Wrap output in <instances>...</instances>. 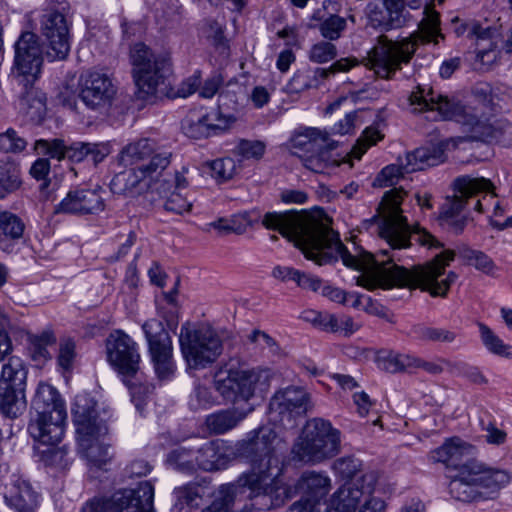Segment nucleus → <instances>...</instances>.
<instances>
[{"label": "nucleus", "mask_w": 512, "mask_h": 512, "mask_svg": "<svg viewBox=\"0 0 512 512\" xmlns=\"http://www.w3.org/2000/svg\"><path fill=\"white\" fill-rule=\"evenodd\" d=\"M445 149L446 145L443 142H438L407 153L404 158L406 172L424 170L443 163L446 159Z\"/></svg>", "instance_id": "7c9ffc66"}, {"label": "nucleus", "mask_w": 512, "mask_h": 512, "mask_svg": "<svg viewBox=\"0 0 512 512\" xmlns=\"http://www.w3.org/2000/svg\"><path fill=\"white\" fill-rule=\"evenodd\" d=\"M457 194L452 198H447L443 203L440 211L439 218L448 216L463 215L462 211L469 200L479 193H485L483 200H485L491 192L493 185L490 180L480 177L472 178L470 176H462L454 182Z\"/></svg>", "instance_id": "4be33fe9"}, {"label": "nucleus", "mask_w": 512, "mask_h": 512, "mask_svg": "<svg viewBox=\"0 0 512 512\" xmlns=\"http://www.w3.org/2000/svg\"><path fill=\"white\" fill-rule=\"evenodd\" d=\"M170 157L171 154L168 152L155 153L153 150L151 157L136 167L148 187H150L154 181L158 180L163 171L169 166Z\"/></svg>", "instance_id": "ea45409f"}, {"label": "nucleus", "mask_w": 512, "mask_h": 512, "mask_svg": "<svg viewBox=\"0 0 512 512\" xmlns=\"http://www.w3.org/2000/svg\"><path fill=\"white\" fill-rule=\"evenodd\" d=\"M376 361L378 367L388 373H412L413 355L382 350L378 353Z\"/></svg>", "instance_id": "58836bf2"}, {"label": "nucleus", "mask_w": 512, "mask_h": 512, "mask_svg": "<svg viewBox=\"0 0 512 512\" xmlns=\"http://www.w3.org/2000/svg\"><path fill=\"white\" fill-rule=\"evenodd\" d=\"M383 139V134L375 127H367L351 150V155L360 159L367 149Z\"/></svg>", "instance_id": "603ef678"}, {"label": "nucleus", "mask_w": 512, "mask_h": 512, "mask_svg": "<svg viewBox=\"0 0 512 512\" xmlns=\"http://www.w3.org/2000/svg\"><path fill=\"white\" fill-rule=\"evenodd\" d=\"M148 342L151 361L160 380H168L174 374L172 341L161 321L150 319L142 325Z\"/></svg>", "instance_id": "2eb2a0df"}, {"label": "nucleus", "mask_w": 512, "mask_h": 512, "mask_svg": "<svg viewBox=\"0 0 512 512\" xmlns=\"http://www.w3.org/2000/svg\"><path fill=\"white\" fill-rule=\"evenodd\" d=\"M254 409L253 405H233L231 408L218 410L206 417V427L211 434H225L236 428Z\"/></svg>", "instance_id": "c85d7f7f"}, {"label": "nucleus", "mask_w": 512, "mask_h": 512, "mask_svg": "<svg viewBox=\"0 0 512 512\" xmlns=\"http://www.w3.org/2000/svg\"><path fill=\"white\" fill-rule=\"evenodd\" d=\"M423 15L418 31L408 37L391 40L380 36L364 59L365 66L382 79H392L403 65L411 61L419 42L438 44L439 39L444 38L439 27V14L429 5H425Z\"/></svg>", "instance_id": "39448f33"}, {"label": "nucleus", "mask_w": 512, "mask_h": 512, "mask_svg": "<svg viewBox=\"0 0 512 512\" xmlns=\"http://www.w3.org/2000/svg\"><path fill=\"white\" fill-rule=\"evenodd\" d=\"M164 208L169 212L183 214L191 210L192 202L184 197L181 193L174 191L166 199Z\"/></svg>", "instance_id": "0e129e2a"}, {"label": "nucleus", "mask_w": 512, "mask_h": 512, "mask_svg": "<svg viewBox=\"0 0 512 512\" xmlns=\"http://www.w3.org/2000/svg\"><path fill=\"white\" fill-rule=\"evenodd\" d=\"M362 462L354 456H344L333 462L332 468L334 472L343 479L352 478L361 470Z\"/></svg>", "instance_id": "6e6d98bb"}, {"label": "nucleus", "mask_w": 512, "mask_h": 512, "mask_svg": "<svg viewBox=\"0 0 512 512\" xmlns=\"http://www.w3.org/2000/svg\"><path fill=\"white\" fill-rule=\"evenodd\" d=\"M402 189L387 191L377 209V231L389 245L378 254H366L363 259L353 256L339 239L338 233L317 217L305 211L267 212V229L277 230L293 241L305 258L323 266L340 258L346 267L362 272L360 284L373 290L395 286L421 289L433 297H445L457 274L445 268L458 255L470 265L479 250L459 244L455 250L447 249L432 261L407 269L397 265L399 251L411 245V237L429 248H442L432 234L424 229L412 230L402 214L401 203L405 195Z\"/></svg>", "instance_id": "f257e3e1"}, {"label": "nucleus", "mask_w": 512, "mask_h": 512, "mask_svg": "<svg viewBox=\"0 0 512 512\" xmlns=\"http://www.w3.org/2000/svg\"><path fill=\"white\" fill-rule=\"evenodd\" d=\"M362 111H354L345 115L331 128V134L346 135L352 133L355 128L362 123L360 114Z\"/></svg>", "instance_id": "e2e57ef3"}, {"label": "nucleus", "mask_w": 512, "mask_h": 512, "mask_svg": "<svg viewBox=\"0 0 512 512\" xmlns=\"http://www.w3.org/2000/svg\"><path fill=\"white\" fill-rule=\"evenodd\" d=\"M230 461L226 446L221 440H212L196 449V471L207 472L225 469Z\"/></svg>", "instance_id": "2f4dec72"}, {"label": "nucleus", "mask_w": 512, "mask_h": 512, "mask_svg": "<svg viewBox=\"0 0 512 512\" xmlns=\"http://www.w3.org/2000/svg\"><path fill=\"white\" fill-rule=\"evenodd\" d=\"M75 348L76 345L72 339H61L57 361L59 366L64 370H70L72 368L76 356Z\"/></svg>", "instance_id": "680f3d73"}, {"label": "nucleus", "mask_w": 512, "mask_h": 512, "mask_svg": "<svg viewBox=\"0 0 512 512\" xmlns=\"http://www.w3.org/2000/svg\"><path fill=\"white\" fill-rule=\"evenodd\" d=\"M346 26L345 18L339 15H330L319 24V31L323 38L334 41L340 38Z\"/></svg>", "instance_id": "3c124183"}, {"label": "nucleus", "mask_w": 512, "mask_h": 512, "mask_svg": "<svg viewBox=\"0 0 512 512\" xmlns=\"http://www.w3.org/2000/svg\"><path fill=\"white\" fill-rule=\"evenodd\" d=\"M327 507L319 504L317 501H311L309 498L301 497L294 502L287 512H327Z\"/></svg>", "instance_id": "774afa93"}, {"label": "nucleus", "mask_w": 512, "mask_h": 512, "mask_svg": "<svg viewBox=\"0 0 512 512\" xmlns=\"http://www.w3.org/2000/svg\"><path fill=\"white\" fill-rule=\"evenodd\" d=\"M202 487L197 483H188L176 487L173 491L175 499L173 509L176 512H191L200 506Z\"/></svg>", "instance_id": "4c0bfd02"}, {"label": "nucleus", "mask_w": 512, "mask_h": 512, "mask_svg": "<svg viewBox=\"0 0 512 512\" xmlns=\"http://www.w3.org/2000/svg\"><path fill=\"white\" fill-rule=\"evenodd\" d=\"M12 77L17 93L16 108L30 121L39 123L46 114V97L34 87L43 64V51L38 35L22 32L14 44Z\"/></svg>", "instance_id": "20e7f679"}, {"label": "nucleus", "mask_w": 512, "mask_h": 512, "mask_svg": "<svg viewBox=\"0 0 512 512\" xmlns=\"http://www.w3.org/2000/svg\"><path fill=\"white\" fill-rule=\"evenodd\" d=\"M336 55V46L327 41H320L314 44L309 51V59L315 63L329 62L333 60Z\"/></svg>", "instance_id": "13d9d810"}, {"label": "nucleus", "mask_w": 512, "mask_h": 512, "mask_svg": "<svg viewBox=\"0 0 512 512\" xmlns=\"http://www.w3.org/2000/svg\"><path fill=\"white\" fill-rule=\"evenodd\" d=\"M341 451V432L329 420L315 417L306 422L295 440L291 454L304 464L323 463Z\"/></svg>", "instance_id": "6e6552de"}, {"label": "nucleus", "mask_w": 512, "mask_h": 512, "mask_svg": "<svg viewBox=\"0 0 512 512\" xmlns=\"http://www.w3.org/2000/svg\"><path fill=\"white\" fill-rule=\"evenodd\" d=\"M383 6L391 14V19L399 27H402L408 21L410 14L406 7L412 10H418L423 6L422 0H382Z\"/></svg>", "instance_id": "c03bdc74"}, {"label": "nucleus", "mask_w": 512, "mask_h": 512, "mask_svg": "<svg viewBox=\"0 0 512 512\" xmlns=\"http://www.w3.org/2000/svg\"><path fill=\"white\" fill-rule=\"evenodd\" d=\"M265 149V143L259 140H241L236 147L237 154L243 159L255 160L263 157Z\"/></svg>", "instance_id": "bf43d9fd"}, {"label": "nucleus", "mask_w": 512, "mask_h": 512, "mask_svg": "<svg viewBox=\"0 0 512 512\" xmlns=\"http://www.w3.org/2000/svg\"><path fill=\"white\" fill-rule=\"evenodd\" d=\"M105 353L107 362L122 376L124 383L131 391V398L138 411L142 413L144 397L150 393L149 386L141 387L132 382L138 380L141 356L139 346L131 336L123 330L116 329L109 333L105 339Z\"/></svg>", "instance_id": "1a4fd4ad"}, {"label": "nucleus", "mask_w": 512, "mask_h": 512, "mask_svg": "<svg viewBox=\"0 0 512 512\" xmlns=\"http://www.w3.org/2000/svg\"><path fill=\"white\" fill-rule=\"evenodd\" d=\"M449 477L450 494L462 502L495 499L512 480L509 470L490 466L477 459L466 460L458 473Z\"/></svg>", "instance_id": "423d86ee"}, {"label": "nucleus", "mask_w": 512, "mask_h": 512, "mask_svg": "<svg viewBox=\"0 0 512 512\" xmlns=\"http://www.w3.org/2000/svg\"><path fill=\"white\" fill-rule=\"evenodd\" d=\"M293 488L294 496L301 494L303 498L318 502L326 507V496L331 489V479L324 472L308 471L302 474Z\"/></svg>", "instance_id": "a878e982"}, {"label": "nucleus", "mask_w": 512, "mask_h": 512, "mask_svg": "<svg viewBox=\"0 0 512 512\" xmlns=\"http://www.w3.org/2000/svg\"><path fill=\"white\" fill-rule=\"evenodd\" d=\"M468 217L466 215L448 216L445 215L443 218H439L440 225L455 235L461 234L466 225Z\"/></svg>", "instance_id": "69168bd1"}, {"label": "nucleus", "mask_w": 512, "mask_h": 512, "mask_svg": "<svg viewBox=\"0 0 512 512\" xmlns=\"http://www.w3.org/2000/svg\"><path fill=\"white\" fill-rule=\"evenodd\" d=\"M29 352L35 362L43 363L51 358L48 347L56 343V336L50 329L28 336Z\"/></svg>", "instance_id": "a19ab883"}, {"label": "nucleus", "mask_w": 512, "mask_h": 512, "mask_svg": "<svg viewBox=\"0 0 512 512\" xmlns=\"http://www.w3.org/2000/svg\"><path fill=\"white\" fill-rule=\"evenodd\" d=\"M88 143L76 142L70 146L65 145L61 139L37 140L35 150L38 154L48 155L57 160L69 159L72 162H81L87 158Z\"/></svg>", "instance_id": "c756f323"}, {"label": "nucleus", "mask_w": 512, "mask_h": 512, "mask_svg": "<svg viewBox=\"0 0 512 512\" xmlns=\"http://www.w3.org/2000/svg\"><path fill=\"white\" fill-rule=\"evenodd\" d=\"M100 186L70 190L56 205L55 212L77 216L96 215L104 211L105 200Z\"/></svg>", "instance_id": "6ab92c4d"}, {"label": "nucleus", "mask_w": 512, "mask_h": 512, "mask_svg": "<svg viewBox=\"0 0 512 512\" xmlns=\"http://www.w3.org/2000/svg\"><path fill=\"white\" fill-rule=\"evenodd\" d=\"M475 34L477 35V58L482 62L495 61L501 51L512 52V31L501 38L497 31L491 28H479L475 30Z\"/></svg>", "instance_id": "393cba45"}, {"label": "nucleus", "mask_w": 512, "mask_h": 512, "mask_svg": "<svg viewBox=\"0 0 512 512\" xmlns=\"http://www.w3.org/2000/svg\"><path fill=\"white\" fill-rule=\"evenodd\" d=\"M301 319L326 332L333 330V325L335 324L334 314L311 309L303 311Z\"/></svg>", "instance_id": "5fc2aeb1"}, {"label": "nucleus", "mask_w": 512, "mask_h": 512, "mask_svg": "<svg viewBox=\"0 0 512 512\" xmlns=\"http://www.w3.org/2000/svg\"><path fill=\"white\" fill-rule=\"evenodd\" d=\"M5 502L17 512H35L39 506V494L31 483L21 477H16L7 487Z\"/></svg>", "instance_id": "cd10ccee"}, {"label": "nucleus", "mask_w": 512, "mask_h": 512, "mask_svg": "<svg viewBox=\"0 0 512 512\" xmlns=\"http://www.w3.org/2000/svg\"><path fill=\"white\" fill-rule=\"evenodd\" d=\"M107 433V425L100 424L92 431L76 435L78 452L90 465L102 468L112 459L111 446L105 441Z\"/></svg>", "instance_id": "5701e85b"}, {"label": "nucleus", "mask_w": 512, "mask_h": 512, "mask_svg": "<svg viewBox=\"0 0 512 512\" xmlns=\"http://www.w3.org/2000/svg\"><path fill=\"white\" fill-rule=\"evenodd\" d=\"M27 373L22 360L18 357H11L2 367L0 384L26 389Z\"/></svg>", "instance_id": "79ce46f5"}, {"label": "nucleus", "mask_w": 512, "mask_h": 512, "mask_svg": "<svg viewBox=\"0 0 512 512\" xmlns=\"http://www.w3.org/2000/svg\"><path fill=\"white\" fill-rule=\"evenodd\" d=\"M27 142L20 137L14 129H8L0 134V150L4 152H21L25 149Z\"/></svg>", "instance_id": "052dcab7"}, {"label": "nucleus", "mask_w": 512, "mask_h": 512, "mask_svg": "<svg viewBox=\"0 0 512 512\" xmlns=\"http://www.w3.org/2000/svg\"><path fill=\"white\" fill-rule=\"evenodd\" d=\"M20 184L18 167L14 163L0 161V199L16 191Z\"/></svg>", "instance_id": "a18cd8bd"}, {"label": "nucleus", "mask_w": 512, "mask_h": 512, "mask_svg": "<svg viewBox=\"0 0 512 512\" xmlns=\"http://www.w3.org/2000/svg\"><path fill=\"white\" fill-rule=\"evenodd\" d=\"M167 462L177 471L192 474L196 472V449L179 446L168 453Z\"/></svg>", "instance_id": "37998d69"}, {"label": "nucleus", "mask_w": 512, "mask_h": 512, "mask_svg": "<svg viewBox=\"0 0 512 512\" xmlns=\"http://www.w3.org/2000/svg\"><path fill=\"white\" fill-rule=\"evenodd\" d=\"M116 95L112 78L102 71L89 70L79 79V97L90 109L109 106Z\"/></svg>", "instance_id": "dca6fc26"}, {"label": "nucleus", "mask_w": 512, "mask_h": 512, "mask_svg": "<svg viewBox=\"0 0 512 512\" xmlns=\"http://www.w3.org/2000/svg\"><path fill=\"white\" fill-rule=\"evenodd\" d=\"M42 35L48 42L47 57L54 60H63L70 51L69 25L63 13L48 9L40 20Z\"/></svg>", "instance_id": "f3484780"}, {"label": "nucleus", "mask_w": 512, "mask_h": 512, "mask_svg": "<svg viewBox=\"0 0 512 512\" xmlns=\"http://www.w3.org/2000/svg\"><path fill=\"white\" fill-rule=\"evenodd\" d=\"M135 96L143 101L155 97L158 87L171 72V58L166 51L155 52L144 43L130 49Z\"/></svg>", "instance_id": "9d476101"}, {"label": "nucleus", "mask_w": 512, "mask_h": 512, "mask_svg": "<svg viewBox=\"0 0 512 512\" xmlns=\"http://www.w3.org/2000/svg\"><path fill=\"white\" fill-rule=\"evenodd\" d=\"M276 433L270 427H261L241 443V451L251 463V470L241 474L236 483L249 490L248 497L260 509L270 510L283 506L294 497L293 488L278 476L280 461L274 452Z\"/></svg>", "instance_id": "7ed1b4c3"}, {"label": "nucleus", "mask_w": 512, "mask_h": 512, "mask_svg": "<svg viewBox=\"0 0 512 512\" xmlns=\"http://www.w3.org/2000/svg\"><path fill=\"white\" fill-rule=\"evenodd\" d=\"M234 120L232 116H225L218 109L194 110L182 121V130L189 138L202 139L227 130Z\"/></svg>", "instance_id": "a211bd4d"}, {"label": "nucleus", "mask_w": 512, "mask_h": 512, "mask_svg": "<svg viewBox=\"0 0 512 512\" xmlns=\"http://www.w3.org/2000/svg\"><path fill=\"white\" fill-rule=\"evenodd\" d=\"M211 175L216 180L227 181L231 179L236 171V165L232 158L216 159L209 164Z\"/></svg>", "instance_id": "4d7b16f0"}, {"label": "nucleus", "mask_w": 512, "mask_h": 512, "mask_svg": "<svg viewBox=\"0 0 512 512\" xmlns=\"http://www.w3.org/2000/svg\"><path fill=\"white\" fill-rule=\"evenodd\" d=\"M489 89H477L476 95H483V102L477 105H462L455 99H450L434 92L431 88L417 86L409 96L413 112L430 111L444 120H454L476 141L498 142L504 146L512 145V124L505 119H497L493 97L488 96Z\"/></svg>", "instance_id": "f03ea898"}, {"label": "nucleus", "mask_w": 512, "mask_h": 512, "mask_svg": "<svg viewBox=\"0 0 512 512\" xmlns=\"http://www.w3.org/2000/svg\"><path fill=\"white\" fill-rule=\"evenodd\" d=\"M475 451L476 448L472 444L459 437H452L433 450L431 458L435 462L445 464L448 469L453 470L456 474L459 467L465 463H461L462 459L474 455Z\"/></svg>", "instance_id": "bb28decb"}, {"label": "nucleus", "mask_w": 512, "mask_h": 512, "mask_svg": "<svg viewBox=\"0 0 512 512\" xmlns=\"http://www.w3.org/2000/svg\"><path fill=\"white\" fill-rule=\"evenodd\" d=\"M179 342L190 369H204L214 363L223 351L222 340L208 326L191 328L188 323L181 327Z\"/></svg>", "instance_id": "f8f14e48"}, {"label": "nucleus", "mask_w": 512, "mask_h": 512, "mask_svg": "<svg viewBox=\"0 0 512 512\" xmlns=\"http://www.w3.org/2000/svg\"><path fill=\"white\" fill-rule=\"evenodd\" d=\"M149 187L143 180L136 167L117 173L110 182V190L113 194L124 196H136Z\"/></svg>", "instance_id": "72a5a7b5"}, {"label": "nucleus", "mask_w": 512, "mask_h": 512, "mask_svg": "<svg viewBox=\"0 0 512 512\" xmlns=\"http://www.w3.org/2000/svg\"><path fill=\"white\" fill-rule=\"evenodd\" d=\"M412 333L419 340L442 343H452L457 337L456 333L452 330L424 325L414 326Z\"/></svg>", "instance_id": "09e8293b"}, {"label": "nucleus", "mask_w": 512, "mask_h": 512, "mask_svg": "<svg viewBox=\"0 0 512 512\" xmlns=\"http://www.w3.org/2000/svg\"><path fill=\"white\" fill-rule=\"evenodd\" d=\"M206 34L215 46L225 44L224 23L218 20L209 19L206 22Z\"/></svg>", "instance_id": "338daca9"}, {"label": "nucleus", "mask_w": 512, "mask_h": 512, "mask_svg": "<svg viewBox=\"0 0 512 512\" xmlns=\"http://www.w3.org/2000/svg\"><path fill=\"white\" fill-rule=\"evenodd\" d=\"M480 333V339L484 347L492 354L509 357L510 346L486 324L479 322L477 324Z\"/></svg>", "instance_id": "49530a36"}, {"label": "nucleus", "mask_w": 512, "mask_h": 512, "mask_svg": "<svg viewBox=\"0 0 512 512\" xmlns=\"http://www.w3.org/2000/svg\"><path fill=\"white\" fill-rule=\"evenodd\" d=\"M291 153L299 156L304 166L315 173H328L330 168L337 166L331 159L330 133L313 127L295 129L287 143Z\"/></svg>", "instance_id": "9b49d317"}, {"label": "nucleus", "mask_w": 512, "mask_h": 512, "mask_svg": "<svg viewBox=\"0 0 512 512\" xmlns=\"http://www.w3.org/2000/svg\"><path fill=\"white\" fill-rule=\"evenodd\" d=\"M262 374L257 369L232 365L220 368L214 374V388L224 400L232 405H252Z\"/></svg>", "instance_id": "ddd939ff"}, {"label": "nucleus", "mask_w": 512, "mask_h": 512, "mask_svg": "<svg viewBox=\"0 0 512 512\" xmlns=\"http://www.w3.org/2000/svg\"><path fill=\"white\" fill-rule=\"evenodd\" d=\"M366 15L369 23L375 28L390 30L393 28H400L391 19V14L385 6L378 3L370 2L366 7Z\"/></svg>", "instance_id": "8fccbe9b"}, {"label": "nucleus", "mask_w": 512, "mask_h": 512, "mask_svg": "<svg viewBox=\"0 0 512 512\" xmlns=\"http://www.w3.org/2000/svg\"><path fill=\"white\" fill-rule=\"evenodd\" d=\"M25 225L20 217L9 211H0V248L11 250V241L23 236Z\"/></svg>", "instance_id": "c9c22d12"}, {"label": "nucleus", "mask_w": 512, "mask_h": 512, "mask_svg": "<svg viewBox=\"0 0 512 512\" xmlns=\"http://www.w3.org/2000/svg\"><path fill=\"white\" fill-rule=\"evenodd\" d=\"M359 62L355 58H342L334 62L329 68H316L314 70L298 71L288 83L291 93H300L310 88H316L320 79H325L337 72H347L357 66Z\"/></svg>", "instance_id": "b1692460"}, {"label": "nucleus", "mask_w": 512, "mask_h": 512, "mask_svg": "<svg viewBox=\"0 0 512 512\" xmlns=\"http://www.w3.org/2000/svg\"><path fill=\"white\" fill-rule=\"evenodd\" d=\"M154 145L148 139H140L126 145L118 156V161L122 166L138 167L144 163L153 154Z\"/></svg>", "instance_id": "e433bc0d"}, {"label": "nucleus", "mask_w": 512, "mask_h": 512, "mask_svg": "<svg viewBox=\"0 0 512 512\" xmlns=\"http://www.w3.org/2000/svg\"><path fill=\"white\" fill-rule=\"evenodd\" d=\"M154 486L150 481L140 482L136 489H123L110 497H95L82 512H153Z\"/></svg>", "instance_id": "4468645a"}, {"label": "nucleus", "mask_w": 512, "mask_h": 512, "mask_svg": "<svg viewBox=\"0 0 512 512\" xmlns=\"http://www.w3.org/2000/svg\"><path fill=\"white\" fill-rule=\"evenodd\" d=\"M216 403V397L209 387L196 385L189 397V407L193 411L206 409Z\"/></svg>", "instance_id": "864d4df0"}, {"label": "nucleus", "mask_w": 512, "mask_h": 512, "mask_svg": "<svg viewBox=\"0 0 512 512\" xmlns=\"http://www.w3.org/2000/svg\"><path fill=\"white\" fill-rule=\"evenodd\" d=\"M35 416L31 418L28 432L34 441L55 446L61 442L67 419L64 400L50 384L40 382L32 400Z\"/></svg>", "instance_id": "0eeeda50"}, {"label": "nucleus", "mask_w": 512, "mask_h": 512, "mask_svg": "<svg viewBox=\"0 0 512 512\" xmlns=\"http://www.w3.org/2000/svg\"><path fill=\"white\" fill-rule=\"evenodd\" d=\"M405 169V159L399 157L397 164L385 166L374 179L373 185L376 187H389L398 184L405 174H409Z\"/></svg>", "instance_id": "de8ad7c7"}, {"label": "nucleus", "mask_w": 512, "mask_h": 512, "mask_svg": "<svg viewBox=\"0 0 512 512\" xmlns=\"http://www.w3.org/2000/svg\"><path fill=\"white\" fill-rule=\"evenodd\" d=\"M313 407L310 395L303 388L290 386L275 393L270 400L272 414H278L280 421L293 425L292 420L304 416ZM285 425V423H283Z\"/></svg>", "instance_id": "aec40b11"}, {"label": "nucleus", "mask_w": 512, "mask_h": 512, "mask_svg": "<svg viewBox=\"0 0 512 512\" xmlns=\"http://www.w3.org/2000/svg\"><path fill=\"white\" fill-rule=\"evenodd\" d=\"M26 409L25 389L0 384V411L8 418L20 416Z\"/></svg>", "instance_id": "f704fd0d"}, {"label": "nucleus", "mask_w": 512, "mask_h": 512, "mask_svg": "<svg viewBox=\"0 0 512 512\" xmlns=\"http://www.w3.org/2000/svg\"><path fill=\"white\" fill-rule=\"evenodd\" d=\"M377 475L370 471L361 477L342 485L333 495V506L338 512H355L365 499L372 495Z\"/></svg>", "instance_id": "412c9836"}, {"label": "nucleus", "mask_w": 512, "mask_h": 512, "mask_svg": "<svg viewBox=\"0 0 512 512\" xmlns=\"http://www.w3.org/2000/svg\"><path fill=\"white\" fill-rule=\"evenodd\" d=\"M95 405V401L88 394H79L75 397L71 412L76 435L92 431L100 424H106L98 419Z\"/></svg>", "instance_id": "473e14b6"}]
</instances>
